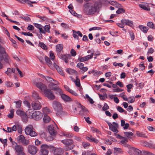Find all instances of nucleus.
<instances>
[{
    "instance_id": "24",
    "label": "nucleus",
    "mask_w": 155,
    "mask_h": 155,
    "mask_svg": "<svg viewBox=\"0 0 155 155\" xmlns=\"http://www.w3.org/2000/svg\"><path fill=\"white\" fill-rule=\"evenodd\" d=\"M136 134L138 137H142L147 138V136L146 133L143 132H141L139 131H136Z\"/></svg>"
},
{
    "instance_id": "59",
    "label": "nucleus",
    "mask_w": 155,
    "mask_h": 155,
    "mask_svg": "<svg viewBox=\"0 0 155 155\" xmlns=\"http://www.w3.org/2000/svg\"><path fill=\"white\" fill-rule=\"evenodd\" d=\"M73 36L74 38L78 39V37L77 35V32L74 30H73Z\"/></svg>"
},
{
    "instance_id": "5",
    "label": "nucleus",
    "mask_w": 155,
    "mask_h": 155,
    "mask_svg": "<svg viewBox=\"0 0 155 155\" xmlns=\"http://www.w3.org/2000/svg\"><path fill=\"white\" fill-rule=\"evenodd\" d=\"M43 92L45 96L49 99L53 100L55 99V96L51 90L46 88L44 90Z\"/></svg>"
},
{
    "instance_id": "33",
    "label": "nucleus",
    "mask_w": 155,
    "mask_h": 155,
    "mask_svg": "<svg viewBox=\"0 0 155 155\" xmlns=\"http://www.w3.org/2000/svg\"><path fill=\"white\" fill-rule=\"evenodd\" d=\"M5 54V57L4 58V60L5 61V62H6V63H9V57L8 56V55L6 54L5 51V53H4L3 54H2V57H3V54ZM3 58H4L3 57V59H3ZM0 60L1 61V60Z\"/></svg>"
},
{
    "instance_id": "46",
    "label": "nucleus",
    "mask_w": 155,
    "mask_h": 155,
    "mask_svg": "<svg viewBox=\"0 0 155 155\" xmlns=\"http://www.w3.org/2000/svg\"><path fill=\"white\" fill-rule=\"evenodd\" d=\"M39 46L43 49L46 50L47 49V46L43 42H40L39 44Z\"/></svg>"
},
{
    "instance_id": "18",
    "label": "nucleus",
    "mask_w": 155,
    "mask_h": 155,
    "mask_svg": "<svg viewBox=\"0 0 155 155\" xmlns=\"http://www.w3.org/2000/svg\"><path fill=\"white\" fill-rule=\"evenodd\" d=\"M57 55L60 59L64 60L65 63H67L68 62V57L69 56V55L67 54H62L61 53H59Z\"/></svg>"
},
{
    "instance_id": "62",
    "label": "nucleus",
    "mask_w": 155,
    "mask_h": 155,
    "mask_svg": "<svg viewBox=\"0 0 155 155\" xmlns=\"http://www.w3.org/2000/svg\"><path fill=\"white\" fill-rule=\"evenodd\" d=\"M90 145V143H88L84 142L83 143V146L85 148H87Z\"/></svg>"
},
{
    "instance_id": "42",
    "label": "nucleus",
    "mask_w": 155,
    "mask_h": 155,
    "mask_svg": "<svg viewBox=\"0 0 155 155\" xmlns=\"http://www.w3.org/2000/svg\"><path fill=\"white\" fill-rule=\"evenodd\" d=\"M42 111L43 113L45 114L49 113L51 112L50 110L47 107L43 108L42 109Z\"/></svg>"
},
{
    "instance_id": "26",
    "label": "nucleus",
    "mask_w": 155,
    "mask_h": 155,
    "mask_svg": "<svg viewBox=\"0 0 155 155\" xmlns=\"http://www.w3.org/2000/svg\"><path fill=\"white\" fill-rule=\"evenodd\" d=\"M34 25L35 27L39 29L40 32L41 33L45 34V32L44 31V30L42 28V26L41 25L35 23L34 24Z\"/></svg>"
},
{
    "instance_id": "40",
    "label": "nucleus",
    "mask_w": 155,
    "mask_h": 155,
    "mask_svg": "<svg viewBox=\"0 0 155 155\" xmlns=\"http://www.w3.org/2000/svg\"><path fill=\"white\" fill-rule=\"evenodd\" d=\"M124 136L127 137H130L133 135V133L131 132H124Z\"/></svg>"
},
{
    "instance_id": "23",
    "label": "nucleus",
    "mask_w": 155,
    "mask_h": 155,
    "mask_svg": "<svg viewBox=\"0 0 155 155\" xmlns=\"http://www.w3.org/2000/svg\"><path fill=\"white\" fill-rule=\"evenodd\" d=\"M54 66L57 71L62 76H64V74L63 72V70L60 68L59 66L55 63H54Z\"/></svg>"
},
{
    "instance_id": "64",
    "label": "nucleus",
    "mask_w": 155,
    "mask_h": 155,
    "mask_svg": "<svg viewBox=\"0 0 155 155\" xmlns=\"http://www.w3.org/2000/svg\"><path fill=\"white\" fill-rule=\"evenodd\" d=\"M113 65L115 66H119L122 67L124 65V64L121 63H117L116 62H114L113 63Z\"/></svg>"
},
{
    "instance_id": "31",
    "label": "nucleus",
    "mask_w": 155,
    "mask_h": 155,
    "mask_svg": "<svg viewBox=\"0 0 155 155\" xmlns=\"http://www.w3.org/2000/svg\"><path fill=\"white\" fill-rule=\"evenodd\" d=\"M132 150L134 151V154L137 155H140L141 153V151L134 147L132 148Z\"/></svg>"
},
{
    "instance_id": "47",
    "label": "nucleus",
    "mask_w": 155,
    "mask_h": 155,
    "mask_svg": "<svg viewBox=\"0 0 155 155\" xmlns=\"http://www.w3.org/2000/svg\"><path fill=\"white\" fill-rule=\"evenodd\" d=\"M147 26L151 28H155L154 27V24L151 21L148 22L147 23Z\"/></svg>"
},
{
    "instance_id": "28",
    "label": "nucleus",
    "mask_w": 155,
    "mask_h": 155,
    "mask_svg": "<svg viewBox=\"0 0 155 155\" xmlns=\"http://www.w3.org/2000/svg\"><path fill=\"white\" fill-rule=\"evenodd\" d=\"M66 71L68 73L70 74H73L77 73V72L76 70L71 68H66Z\"/></svg>"
},
{
    "instance_id": "36",
    "label": "nucleus",
    "mask_w": 155,
    "mask_h": 155,
    "mask_svg": "<svg viewBox=\"0 0 155 155\" xmlns=\"http://www.w3.org/2000/svg\"><path fill=\"white\" fill-rule=\"evenodd\" d=\"M43 120L44 123H48L50 121L51 118L48 116H45L44 117Z\"/></svg>"
},
{
    "instance_id": "29",
    "label": "nucleus",
    "mask_w": 155,
    "mask_h": 155,
    "mask_svg": "<svg viewBox=\"0 0 155 155\" xmlns=\"http://www.w3.org/2000/svg\"><path fill=\"white\" fill-rule=\"evenodd\" d=\"M5 53V49L0 44V60L3 59L2 54Z\"/></svg>"
},
{
    "instance_id": "41",
    "label": "nucleus",
    "mask_w": 155,
    "mask_h": 155,
    "mask_svg": "<svg viewBox=\"0 0 155 155\" xmlns=\"http://www.w3.org/2000/svg\"><path fill=\"white\" fill-rule=\"evenodd\" d=\"M50 26L49 25H45L44 28V31L45 32V33L46 32H47L48 33L50 32Z\"/></svg>"
},
{
    "instance_id": "21",
    "label": "nucleus",
    "mask_w": 155,
    "mask_h": 155,
    "mask_svg": "<svg viewBox=\"0 0 155 155\" xmlns=\"http://www.w3.org/2000/svg\"><path fill=\"white\" fill-rule=\"evenodd\" d=\"M84 65L83 63L79 62L77 64L76 67L79 68L84 72H85L87 70L88 68L87 67H84Z\"/></svg>"
},
{
    "instance_id": "57",
    "label": "nucleus",
    "mask_w": 155,
    "mask_h": 155,
    "mask_svg": "<svg viewBox=\"0 0 155 155\" xmlns=\"http://www.w3.org/2000/svg\"><path fill=\"white\" fill-rule=\"evenodd\" d=\"M19 2L23 4L25 3L29 4V3H31L30 1L28 0H19Z\"/></svg>"
},
{
    "instance_id": "44",
    "label": "nucleus",
    "mask_w": 155,
    "mask_h": 155,
    "mask_svg": "<svg viewBox=\"0 0 155 155\" xmlns=\"http://www.w3.org/2000/svg\"><path fill=\"white\" fill-rule=\"evenodd\" d=\"M94 55V53H92L91 54V55H88L85 57H84L85 58V60L86 61L88 60L89 59H90L92 58Z\"/></svg>"
},
{
    "instance_id": "58",
    "label": "nucleus",
    "mask_w": 155,
    "mask_h": 155,
    "mask_svg": "<svg viewBox=\"0 0 155 155\" xmlns=\"http://www.w3.org/2000/svg\"><path fill=\"white\" fill-rule=\"evenodd\" d=\"M124 10L123 8H119L117 11L116 13L117 14H120L121 13H124Z\"/></svg>"
},
{
    "instance_id": "7",
    "label": "nucleus",
    "mask_w": 155,
    "mask_h": 155,
    "mask_svg": "<svg viewBox=\"0 0 155 155\" xmlns=\"http://www.w3.org/2000/svg\"><path fill=\"white\" fill-rule=\"evenodd\" d=\"M106 122L109 126V129L112 131L117 133L118 132L117 128L118 127V125L117 123L113 122L112 124L111 123L106 121Z\"/></svg>"
},
{
    "instance_id": "45",
    "label": "nucleus",
    "mask_w": 155,
    "mask_h": 155,
    "mask_svg": "<svg viewBox=\"0 0 155 155\" xmlns=\"http://www.w3.org/2000/svg\"><path fill=\"white\" fill-rule=\"evenodd\" d=\"M94 55V53H92L91 54V55H88L85 57H84L85 58V60L86 61L88 60L89 59H90L92 58Z\"/></svg>"
},
{
    "instance_id": "48",
    "label": "nucleus",
    "mask_w": 155,
    "mask_h": 155,
    "mask_svg": "<svg viewBox=\"0 0 155 155\" xmlns=\"http://www.w3.org/2000/svg\"><path fill=\"white\" fill-rule=\"evenodd\" d=\"M135 101V98L134 97H130L128 98V103H132Z\"/></svg>"
},
{
    "instance_id": "12",
    "label": "nucleus",
    "mask_w": 155,
    "mask_h": 155,
    "mask_svg": "<svg viewBox=\"0 0 155 155\" xmlns=\"http://www.w3.org/2000/svg\"><path fill=\"white\" fill-rule=\"evenodd\" d=\"M16 113L18 115L21 117L24 122H25L26 121V115L23 111L18 109L16 111Z\"/></svg>"
},
{
    "instance_id": "51",
    "label": "nucleus",
    "mask_w": 155,
    "mask_h": 155,
    "mask_svg": "<svg viewBox=\"0 0 155 155\" xmlns=\"http://www.w3.org/2000/svg\"><path fill=\"white\" fill-rule=\"evenodd\" d=\"M14 116V110H11L10 111V114L8 115L9 118H12Z\"/></svg>"
},
{
    "instance_id": "38",
    "label": "nucleus",
    "mask_w": 155,
    "mask_h": 155,
    "mask_svg": "<svg viewBox=\"0 0 155 155\" xmlns=\"http://www.w3.org/2000/svg\"><path fill=\"white\" fill-rule=\"evenodd\" d=\"M56 89L54 90L56 91V94H59L60 95H61L63 94V92L61 90L60 88L58 87H57Z\"/></svg>"
},
{
    "instance_id": "6",
    "label": "nucleus",
    "mask_w": 155,
    "mask_h": 155,
    "mask_svg": "<svg viewBox=\"0 0 155 155\" xmlns=\"http://www.w3.org/2000/svg\"><path fill=\"white\" fill-rule=\"evenodd\" d=\"M40 79V78H37L35 80H33L32 81V84L34 85L43 91L45 89L47 88V86L41 82L38 83V81Z\"/></svg>"
},
{
    "instance_id": "56",
    "label": "nucleus",
    "mask_w": 155,
    "mask_h": 155,
    "mask_svg": "<svg viewBox=\"0 0 155 155\" xmlns=\"http://www.w3.org/2000/svg\"><path fill=\"white\" fill-rule=\"evenodd\" d=\"M117 109L118 111L121 113L125 111L126 112V111L125 110L123 109L121 107L118 106L117 108Z\"/></svg>"
},
{
    "instance_id": "15",
    "label": "nucleus",
    "mask_w": 155,
    "mask_h": 155,
    "mask_svg": "<svg viewBox=\"0 0 155 155\" xmlns=\"http://www.w3.org/2000/svg\"><path fill=\"white\" fill-rule=\"evenodd\" d=\"M122 140L120 141L119 143L124 146L125 147H127L129 148H130V146L127 143V142L128 141V139L125 137L123 138Z\"/></svg>"
},
{
    "instance_id": "54",
    "label": "nucleus",
    "mask_w": 155,
    "mask_h": 155,
    "mask_svg": "<svg viewBox=\"0 0 155 155\" xmlns=\"http://www.w3.org/2000/svg\"><path fill=\"white\" fill-rule=\"evenodd\" d=\"M82 155H97L94 153H92L91 151H87L84 153H83Z\"/></svg>"
},
{
    "instance_id": "61",
    "label": "nucleus",
    "mask_w": 155,
    "mask_h": 155,
    "mask_svg": "<svg viewBox=\"0 0 155 155\" xmlns=\"http://www.w3.org/2000/svg\"><path fill=\"white\" fill-rule=\"evenodd\" d=\"M21 143L24 145L27 146L29 144V141L28 140L25 139Z\"/></svg>"
},
{
    "instance_id": "49",
    "label": "nucleus",
    "mask_w": 155,
    "mask_h": 155,
    "mask_svg": "<svg viewBox=\"0 0 155 155\" xmlns=\"http://www.w3.org/2000/svg\"><path fill=\"white\" fill-rule=\"evenodd\" d=\"M91 130L93 132H96L99 134H100L101 133L100 131L97 128H94V127H91Z\"/></svg>"
},
{
    "instance_id": "39",
    "label": "nucleus",
    "mask_w": 155,
    "mask_h": 155,
    "mask_svg": "<svg viewBox=\"0 0 155 155\" xmlns=\"http://www.w3.org/2000/svg\"><path fill=\"white\" fill-rule=\"evenodd\" d=\"M14 103L16 104L15 107L17 108H20L21 106V101L20 100L18 101H16L14 102Z\"/></svg>"
},
{
    "instance_id": "19",
    "label": "nucleus",
    "mask_w": 155,
    "mask_h": 155,
    "mask_svg": "<svg viewBox=\"0 0 155 155\" xmlns=\"http://www.w3.org/2000/svg\"><path fill=\"white\" fill-rule=\"evenodd\" d=\"M13 147L17 153H21L23 151V148L21 145L18 144L15 145Z\"/></svg>"
},
{
    "instance_id": "53",
    "label": "nucleus",
    "mask_w": 155,
    "mask_h": 155,
    "mask_svg": "<svg viewBox=\"0 0 155 155\" xmlns=\"http://www.w3.org/2000/svg\"><path fill=\"white\" fill-rule=\"evenodd\" d=\"M21 34L24 35H27L30 36H33V35L32 33H30L29 32H22Z\"/></svg>"
},
{
    "instance_id": "50",
    "label": "nucleus",
    "mask_w": 155,
    "mask_h": 155,
    "mask_svg": "<svg viewBox=\"0 0 155 155\" xmlns=\"http://www.w3.org/2000/svg\"><path fill=\"white\" fill-rule=\"evenodd\" d=\"M75 85L77 87H80L81 86V84L80 79L77 78L75 82Z\"/></svg>"
},
{
    "instance_id": "34",
    "label": "nucleus",
    "mask_w": 155,
    "mask_h": 155,
    "mask_svg": "<svg viewBox=\"0 0 155 155\" xmlns=\"http://www.w3.org/2000/svg\"><path fill=\"white\" fill-rule=\"evenodd\" d=\"M62 135L66 137L71 138L73 136V134L71 133L64 132L62 134Z\"/></svg>"
},
{
    "instance_id": "43",
    "label": "nucleus",
    "mask_w": 155,
    "mask_h": 155,
    "mask_svg": "<svg viewBox=\"0 0 155 155\" xmlns=\"http://www.w3.org/2000/svg\"><path fill=\"white\" fill-rule=\"evenodd\" d=\"M19 18H21L23 20L26 21H29L30 20V18L28 16H21Z\"/></svg>"
},
{
    "instance_id": "60",
    "label": "nucleus",
    "mask_w": 155,
    "mask_h": 155,
    "mask_svg": "<svg viewBox=\"0 0 155 155\" xmlns=\"http://www.w3.org/2000/svg\"><path fill=\"white\" fill-rule=\"evenodd\" d=\"M50 58L52 60H54L55 58V56L52 51L50 52Z\"/></svg>"
},
{
    "instance_id": "52",
    "label": "nucleus",
    "mask_w": 155,
    "mask_h": 155,
    "mask_svg": "<svg viewBox=\"0 0 155 155\" xmlns=\"http://www.w3.org/2000/svg\"><path fill=\"white\" fill-rule=\"evenodd\" d=\"M11 69L10 68H8L7 70L5 72V73L9 76H11V73L12 72L11 71Z\"/></svg>"
},
{
    "instance_id": "35",
    "label": "nucleus",
    "mask_w": 155,
    "mask_h": 155,
    "mask_svg": "<svg viewBox=\"0 0 155 155\" xmlns=\"http://www.w3.org/2000/svg\"><path fill=\"white\" fill-rule=\"evenodd\" d=\"M44 78H45L46 80L47 81L49 82L50 83H52V81H55V82L57 83L58 84L59 83L57 81H55L54 80H53L52 78H51L50 77H44Z\"/></svg>"
},
{
    "instance_id": "1",
    "label": "nucleus",
    "mask_w": 155,
    "mask_h": 155,
    "mask_svg": "<svg viewBox=\"0 0 155 155\" xmlns=\"http://www.w3.org/2000/svg\"><path fill=\"white\" fill-rule=\"evenodd\" d=\"M101 5V3L99 2H95L94 4L87 3L84 6V12L87 15L94 14L97 11Z\"/></svg>"
},
{
    "instance_id": "27",
    "label": "nucleus",
    "mask_w": 155,
    "mask_h": 155,
    "mask_svg": "<svg viewBox=\"0 0 155 155\" xmlns=\"http://www.w3.org/2000/svg\"><path fill=\"white\" fill-rule=\"evenodd\" d=\"M48 87L51 90L54 91L56 89L57 86L56 84H55L53 83H50L48 84Z\"/></svg>"
},
{
    "instance_id": "11",
    "label": "nucleus",
    "mask_w": 155,
    "mask_h": 155,
    "mask_svg": "<svg viewBox=\"0 0 155 155\" xmlns=\"http://www.w3.org/2000/svg\"><path fill=\"white\" fill-rule=\"evenodd\" d=\"M28 149L29 153L32 155L35 154L38 151L37 148L34 145H29Z\"/></svg>"
},
{
    "instance_id": "14",
    "label": "nucleus",
    "mask_w": 155,
    "mask_h": 155,
    "mask_svg": "<svg viewBox=\"0 0 155 155\" xmlns=\"http://www.w3.org/2000/svg\"><path fill=\"white\" fill-rule=\"evenodd\" d=\"M121 23L124 25H128L130 27L132 26L133 25V22L132 21L125 19H122L121 20Z\"/></svg>"
},
{
    "instance_id": "32",
    "label": "nucleus",
    "mask_w": 155,
    "mask_h": 155,
    "mask_svg": "<svg viewBox=\"0 0 155 155\" xmlns=\"http://www.w3.org/2000/svg\"><path fill=\"white\" fill-rule=\"evenodd\" d=\"M25 139V137L23 135H20L18 136L17 138L18 142L21 143Z\"/></svg>"
},
{
    "instance_id": "13",
    "label": "nucleus",
    "mask_w": 155,
    "mask_h": 155,
    "mask_svg": "<svg viewBox=\"0 0 155 155\" xmlns=\"http://www.w3.org/2000/svg\"><path fill=\"white\" fill-rule=\"evenodd\" d=\"M48 130L50 134L51 135H55L57 132L55 127L53 125H50L48 127Z\"/></svg>"
},
{
    "instance_id": "20",
    "label": "nucleus",
    "mask_w": 155,
    "mask_h": 155,
    "mask_svg": "<svg viewBox=\"0 0 155 155\" xmlns=\"http://www.w3.org/2000/svg\"><path fill=\"white\" fill-rule=\"evenodd\" d=\"M56 51L57 54L61 53V51H63V45L62 44H58L56 46Z\"/></svg>"
},
{
    "instance_id": "30",
    "label": "nucleus",
    "mask_w": 155,
    "mask_h": 155,
    "mask_svg": "<svg viewBox=\"0 0 155 155\" xmlns=\"http://www.w3.org/2000/svg\"><path fill=\"white\" fill-rule=\"evenodd\" d=\"M139 28L144 33H146L148 30V28L143 25H139Z\"/></svg>"
},
{
    "instance_id": "9",
    "label": "nucleus",
    "mask_w": 155,
    "mask_h": 155,
    "mask_svg": "<svg viewBox=\"0 0 155 155\" xmlns=\"http://www.w3.org/2000/svg\"><path fill=\"white\" fill-rule=\"evenodd\" d=\"M36 114V111H34V110L32 109H28V110L26 111L25 115L26 117V121L27 120V117L30 118H33Z\"/></svg>"
},
{
    "instance_id": "8",
    "label": "nucleus",
    "mask_w": 155,
    "mask_h": 155,
    "mask_svg": "<svg viewBox=\"0 0 155 155\" xmlns=\"http://www.w3.org/2000/svg\"><path fill=\"white\" fill-rule=\"evenodd\" d=\"M49 147L46 144H43L41 147V152L42 155H48L49 151L48 150Z\"/></svg>"
},
{
    "instance_id": "2",
    "label": "nucleus",
    "mask_w": 155,
    "mask_h": 155,
    "mask_svg": "<svg viewBox=\"0 0 155 155\" xmlns=\"http://www.w3.org/2000/svg\"><path fill=\"white\" fill-rule=\"evenodd\" d=\"M52 107L56 112V114L58 116H61L64 114L62 111V107L61 104L56 101H54L52 103Z\"/></svg>"
},
{
    "instance_id": "16",
    "label": "nucleus",
    "mask_w": 155,
    "mask_h": 155,
    "mask_svg": "<svg viewBox=\"0 0 155 155\" xmlns=\"http://www.w3.org/2000/svg\"><path fill=\"white\" fill-rule=\"evenodd\" d=\"M35 115L33 119L36 120H39L41 119L43 117V114L39 111H36Z\"/></svg>"
},
{
    "instance_id": "17",
    "label": "nucleus",
    "mask_w": 155,
    "mask_h": 155,
    "mask_svg": "<svg viewBox=\"0 0 155 155\" xmlns=\"http://www.w3.org/2000/svg\"><path fill=\"white\" fill-rule=\"evenodd\" d=\"M45 59L46 63L49 67L52 69H53L54 68V64H53L52 62L50 60V59L47 56H45Z\"/></svg>"
},
{
    "instance_id": "37",
    "label": "nucleus",
    "mask_w": 155,
    "mask_h": 155,
    "mask_svg": "<svg viewBox=\"0 0 155 155\" xmlns=\"http://www.w3.org/2000/svg\"><path fill=\"white\" fill-rule=\"evenodd\" d=\"M32 96L35 99H40L41 97L39 96V94L36 92L34 91L33 93Z\"/></svg>"
},
{
    "instance_id": "63",
    "label": "nucleus",
    "mask_w": 155,
    "mask_h": 155,
    "mask_svg": "<svg viewBox=\"0 0 155 155\" xmlns=\"http://www.w3.org/2000/svg\"><path fill=\"white\" fill-rule=\"evenodd\" d=\"M27 29L29 31H32L34 30V27L32 25H29L28 26Z\"/></svg>"
},
{
    "instance_id": "10",
    "label": "nucleus",
    "mask_w": 155,
    "mask_h": 155,
    "mask_svg": "<svg viewBox=\"0 0 155 155\" xmlns=\"http://www.w3.org/2000/svg\"><path fill=\"white\" fill-rule=\"evenodd\" d=\"M31 105L33 109L34 110H40L41 107V104L37 101H33Z\"/></svg>"
},
{
    "instance_id": "3",
    "label": "nucleus",
    "mask_w": 155,
    "mask_h": 155,
    "mask_svg": "<svg viewBox=\"0 0 155 155\" xmlns=\"http://www.w3.org/2000/svg\"><path fill=\"white\" fill-rule=\"evenodd\" d=\"M61 142L66 145L65 149L66 151H68L72 149L74 145L72 144L74 143L73 141L71 139H66L62 140Z\"/></svg>"
},
{
    "instance_id": "22",
    "label": "nucleus",
    "mask_w": 155,
    "mask_h": 155,
    "mask_svg": "<svg viewBox=\"0 0 155 155\" xmlns=\"http://www.w3.org/2000/svg\"><path fill=\"white\" fill-rule=\"evenodd\" d=\"M64 153L63 149L61 148H56L55 149L54 152V155H60Z\"/></svg>"
},
{
    "instance_id": "4",
    "label": "nucleus",
    "mask_w": 155,
    "mask_h": 155,
    "mask_svg": "<svg viewBox=\"0 0 155 155\" xmlns=\"http://www.w3.org/2000/svg\"><path fill=\"white\" fill-rule=\"evenodd\" d=\"M33 126L32 125H29L25 129V134L27 135H29L31 137H34L37 135V134L33 130Z\"/></svg>"
},
{
    "instance_id": "25",
    "label": "nucleus",
    "mask_w": 155,
    "mask_h": 155,
    "mask_svg": "<svg viewBox=\"0 0 155 155\" xmlns=\"http://www.w3.org/2000/svg\"><path fill=\"white\" fill-rule=\"evenodd\" d=\"M61 96L62 99L65 102L69 101L71 100L70 97L64 94H63Z\"/></svg>"
},
{
    "instance_id": "55",
    "label": "nucleus",
    "mask_w": 155,
    "mask_h": 155,
    "mask_svg": "<svg viewBox=\"0 0 155 155\" xmlns=\"http://www.w3.org/2000/svg\"><path fill=\"white\" fill-rule=\"evenodd\" d=\"M109 109V107L107 103H105L104 106L102 107L104 111L106 110Z\"/></svg>"
}]
</instances>
